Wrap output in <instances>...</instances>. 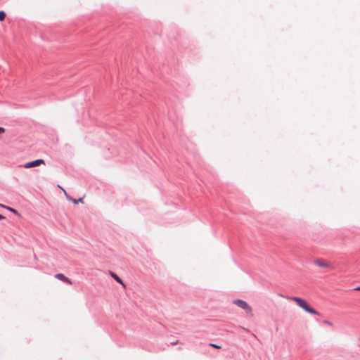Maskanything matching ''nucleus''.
<instances>
[{"instance_id":"3","label":"nucleus","mask_w":360,"mask_h":360,"mask_svg":"<svg viewBox=\"0 0 360 360\" xmlns=\"http://www.w3.org/2000/svg\"><path fill=\"white\" fill-rule=\"evenodd\" d=\"M41 165H45V161L44 160H42V159H39V160H34V161H32V162H27L26 164H25L24 167L25 169H29V168H31V167H38V166H40Z\"/></svg>"},{"instance_id":"12","label":"nucleus","mask_w":360,"mask_h":360,"mask_svg":"<svg viewBox=\"0 0 360 360\" xmlns=\"http://www.w3.org/2000/svg\"><path fill=\"white\" fill-rule=\"evenodd\" d=\"M4 219V217L3 215L0 214V220Z\"/></svg>"},{"instance_id":"4","label":"nucleus","mask_w":360,"mask_h":360,"mask_svg":"<svg viewBox=\"0 0 360 360\" xmlns=\"http://www.w3.org/2000/svg\"><path fill=\"white\" fill-rule=\"evenodd\" d=\"M314 264L321 267L330 268L331 265L330 263L322 259H316L314 260Z\"/></svg>"},{"instance_id":"1","label":"nucleus","mask_w":360,"mask_h":360,"mask_svg":"<svg viewBox=\"0 0 360 360\" xmlns=\"http://www.w3.org/2000/svg\"><path fill=\"white\" fill-rule=\"evenodd\" d=\"M288 299L296 302V304L305 311L314 315L319 314V312L311 307L305 300L298 297H290Z\"/></svg>"},{"instance_id":"2","label":"nucleus","mask_w":360,"mask_h":360,"mask_svg":"<svg viewBox=\"0 0 360 360\" xmlns=\"http://www.w3.org/2000/svg\"><path fill=\"white\" fill-rule=\"evenodd\" d=\"M233 304H235L238 307L244 309L248 314L252 315V309L245 301L237 299L233 301Z\"/></svg>"},{"instance_id":"15","label":"nucleus","mask_w":360,"mask_h":360,"mask_svg":"<svg viewBox=\"0 0 360 360\" xmlns=\"http://www.w3.org/2000/svg\"><path fill=\"white\" fill-rule=\"evenodd\" d=\"M177 342H178V341H176V342L173 341L172 345H176V344H177Z\"/></svg>"},{"instance_id":"10","label":"nucleus","mask_w":360,"mask_h":360,"mask_svg":"<svg viewBox=\"0 0 360 360\" xmlns=\"http://www.w3.org/2000/svg\"><path fill=\"white\" fill-rule=\"evenodd\" d=\"M210 346H211V347H212L214 348H216V349H220L221 348V346L215 345V344H212V343L210 344Z\"/></svg>"},{"instance_id":"14","label":"nucleus","mask_w":360,"mask_h":360,"mask_svg":"<svg viewBox=\"0 0 360 360\" xmlns=\"http://www.w3.org/2000/svg\"><path fill=\"white\" fill-rule=\"evenodd\" d=\"M177 342H178V341H176V342L173 341L172 345H176V344H177Z\"/></svg>"},{"instance_id":"8","label":"nucleus","mask_w":360,"mask_h":360,"mask_svg":"<svg viewBox=\"0 0 360 360\" xmlns=\"http://www.w3.org/2000/svg\"><path fill=\"white\" fill-rule=\"evenodd\" d=\"M6 18V13L4 11H0V21L4 20Z\"/></svg>"},{"instance_id":"7","label":"nucleus","mask_w":360,"mask_h":360,"mask_svg":"<svg viewBox=\"0 0 360 360\" xmlns=\"http://www.w3.org/2000/svg\"><path fill=\"white\" fill-rule=\"evenodd\" d=\"M110 274L117 282L123 285L122 281L115 273L110 271Z\"/></svg>"},{"instance_id":"6","label":"nucleus","mask_w":360,"mask_h":360,"mask_svg":"<svg viewBox=\"0 0 360 360\" xmlns=\"http://www.w3.org/2000/svg\"><path fill=\"white\" fill-rule=\"evenodd\" d=\"M0 206H1V207H4V208L7 209L8 210H9V211L12 212L13 213H14V214H17V215H19L18 212L16 210H15V209H13V208H12V207H8V206H6V205H2V204H0Z\"/></svg>"},{"instance_id":"9","label":"nucleus","mask_w":360,"mask_h":360,"mask_svg":"<svg viewBox=\"0 0 360 360\" xmlns=\"http://www.w3.org/2000/svg\"><path fill=\"white\" fill-rule=\"evenodd\" d=\"M70 200H72L75 204H77L78 202H82V198H79L78 200L69 198Z\"/></svg>"},{"instance_id":"13","label":"nucleus","mask_w":360,"mask_h":360,"mask_svg":"<svg viewBox=\"0 0 360 360\" xmlns=\"http://www.w3.org/2000/svg\"><path fill=\"white\" fill-rule=\"evenodd\" d=\"M355 290H360V286L355 288Z\"/></svg>"},{"instance_id":"11","label":"nucleus","mask_w":360,"mask_h":360,"mask_svg":"<svg viewBox=\"0 0 360 360\" xmlns=\"http://www.w3.org/2000/svg\"><path fill=\"white\" fill-rule=\"evenodd\" d=\"M5 129L4 127H0V134L4 133Z\"/></svg>"},{"instance_id":"5","label":"nucleus","mask_w":360,"mask_h":360,"mask_svg":"<svg viewBox=\"0 0 360 360\" xmlns=\"http://www.w3.org/2000/svg\"><path fill=\"white\" fill-rule=\"evenodd\" d=\"M55 276H56V278H57L60 279V281H63L68 284L72 283L70 280L68 278H67L65 275H63V274H58Z\"/></svg>"}]
</instances>
